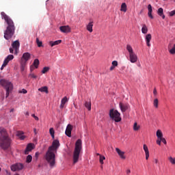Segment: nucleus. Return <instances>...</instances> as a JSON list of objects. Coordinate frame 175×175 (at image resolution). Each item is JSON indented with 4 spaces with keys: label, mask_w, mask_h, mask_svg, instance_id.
I'll return each instance as SVG.
<instances>
[{
    "label": "nucleus",
    "mask_w": 175,
    "mask_h": 175,
    "mask_svg": "<svg viewBox=\"0 0 175 175\" xmlns=\"http://www.w3.org/2000/svg\"><path fill=\"white\" fill-rule=\"evenodd\" d=\"M2 18H3L7 23L8 26L6 27L5 31H4V38L6 40H9V39H12L13 36L14 35V32L16 31V26L14 25V22L13 20L10 18L7 14L2 12L1 13Z\"/></svg>",
    "instance_id": "obj_1"
},
{
    "label": "nucleus",
    "mask_w": 175,
    "mask_h": 175,
    "mask_svg": "<svg viewBox=\"0 0 175 175\" xmlns=\"http://www.w3.org/2000/svg\"><path fill=\"white\" fill-rule=\"evenodd\" d=\"M12 144V139L9 137V133L4 128H0V148L8 150Z\"/></svg>",
    "instance_id": "obj_2"
},
{
    "label": "nucleus",
    "mask_w": 175,
    "mask_h": 175,
    "mask_svg": "<svg viewBox=\"0 0 175 175\" xmlns=\"http://www.w3.org/2000/svg\"><path fill=\"white\" fill-rule=\"evenodd\" d=\"M83 142L81 139H79L75 143V148L73 152V163H77L79 162V158H80V152H81Z\"/></svg>",
    "instance_id": "obj_3"
},
{
    "label": "nucleus",
    "mask_w": 175,
    "mask_h": 175,
    "mask_svg": "<svg viewBox=\"0 0 175 175\" xmlns=\"http://www.w3.org/2000/svg\"><path fill=\"white\" fill-rule=\"evenodd\" d=\"M44 158L49 164L50 167L53 168L54 166H55V152H53L52 150H50L48 149L46 151Z\"/></svg>",
    "instance_id": "obj_4"
},
{
    "label": "nucleus",
    "mask_w": 175,
    "mask_h": 175,
    "mask_svg": "<svg viewBox=\"0 0 175 175\" xmlns=\"http://www.w3.org/2000/svg\"><path fill=\"white\" fill-rule=\"evenodd\" d=\"M0 85L6 90L5 97L8 98L10 92L13 91V83L6 79L0 80Z\"/></svg>",
    "instance_id": "obj_5"
},
{
    "label": "nucleus",
    "mask_w": 175,
    "mask_h": 175,
    "mask_svg": "<svg viewBox=\"0 0 175 175\" xmlns=\"http://www.w3.org/2000/svg\"><path fill=\"white\" fill-rule=\"evenodd\" d=\"M126 50L129 52L130 62H131V64H135V62H137V55L134 53L133 48H132L131 44L126 45Z\"/></svg>",
    "instance_id": "obj_6"
},
{
    "label": "nucleus",
    "mask_w": 175,
    "mask_h": 175,
    "mask_svg": "<svg viewBox=\"0 0 175 175\" xmlns=\"http://www.w3.org/2000/svg\"><path fill=\"white\" fill-rule=\"evenodd\" d=\"M109 117L111 120L115 121V122H121V113L118 112V110L111 109L109 110Z\"/></svg>",
    "instance_id": "obj_7"
},
{
    "label": "nucleus",
    "mask_w": 175,
    "mask_h": 175,
    "mask_svg": "<svg viewBox=\"0 0 175 175\" xmlns=\"http://www.w3.org/2000/svg\"><path fill=\"white\" fill-rule=\"evenodd\" d=\"M59 146H61V144H59V141L58 139H55L52 142V145L49 147L48 150H50L53 152H57V150L59 148Z\"/></svg>",
    "instance_id": "obj_8"
},
{
    "label": "nucleus",
    "mask_w": 175,
    "mask_h": 175,
    "mask_svg": "<svg viewBox=\"0 0 175 175\" xmlns=\"http://www.w3.org/2000/svg\"><path fill=\"white\" fill-rule=\"evenodd\" d=\"M24 169V165L23 163H17L11 166V170L12 172H18L20 170H23Z\"/></svg>",
    "instance_id": "obj_9"
},
{
    "label": "nucleus",
    "mask_w": 175,
    "mask_h": 175,
    "mask_svg": "<svg viewBox=\"0 0 175 175\" xmlns=\"http://www.w3.org/2000/svg\"><path fill=\"white\" fill-rule=\"evenodd\" d=\"M13 58H14V56L13 55H9L3 61V63L1 67V70H3V68H5V66H6L8 65V64H9L10 61H12V59H13Z\"/></svg>",
    "instance_id": "obj_10"
},
{
    "label": "nucleus",
    "mask_w": 175,
    "mask_h": 175,
    "mask_svg": "<svg viewBox=\"0 0 175 175\" xmlns=\"http://www.w3.org/2000/svg\"><path fill=\"white\" fill-rule=\"evenodd\" d=\"M119 107H120V109L122 113H125V111H126V110L129 109V104H128V103H120Z\"/></svg>",
    "instance_id": "obj_11"
},
{
    "label": "nucleus",
    "mask_w": 175,
    "mask_h": 175,
    "mask_svg": "<svg viewBox=\"0 0 175 175\" xmlns=\"http://www.w3.org/2000/svg\"><path fill=\"white\" fill-rule=\"evenodd\" d=\"M72 129H73V126H72V124H68L65 131V134L66 135V136H68V137H72Z\"/></svg>",
    "instance_id": "obj_12"
},
{
    "label": "nucleus",
    "mask_w": 175,
    "mask_h": 175,
    "mask_svg": "<svg viewBox=\"0 0 175 175\" xmlns=\"http://www.w3.org/2000/svg\"><path fill=\"white\" fill-rule=\"evenodd\" d=\"M33 148H35V144H27L26 149L25 150V155H28V154H29V152H31V151H32Z\"/></svg>",
    "instance_id": "obj_13"
},
{
    "label": "nucleus",
    "mask_w": 175,
    "mask_h": 175,
    "mask_svg": "<svg viewBox=\"0 0 175 175\" xmlns=\"http://www.w3.org/2000/svg\"><path fill=\"white\" fill-rule=\"evenodd\" d=\"M59 29L63 33H69V32L71 31L70 27H69V25L61 26Z\"/></svg>",
    "instance_id": "obj_14"
},
{
    "label": "nucleus",
    "mask_w": 175,
    "mask_h": 175,
    "mask_svg": "<svg viewBox=\"0 0 175 175\" xmlns=\"http://www.w3.org/2000/svg\"><path fill=\"white\" fill-rule=\"evenodd\" d=\"M12 48L15 49V54H17L18 51V47H20V42L18 40H16L12 44Z\"/></svg>",
    "instance_id": "obj_15"
},
{
    "label": "nucleus",
    "mask_w": 175,
    "mask_h": 175,
    "mask_svg": "<svg viewBox=\"0 0 175 175\" xmlns=\"http://www.w3.org/2000/svg\"><path fill=\"white\" fill-rule=\"evenodd\" d=\"M30 59H31V54H29V53H25L23 55L21 61H24L25 63H27V62Z\"/></svg>",
    "instance_id": "obj_16"
},
{
    "label": "nucleus",
    "mask_w": 175,
    "mask_h": 175,
    "mask_svg": "<svg viewBox=\"0 0 175 175\" xmlns=\"http://www.w3.org/2000/svg\"><path fill=\"white\" fill-rule=\"evenodd\" d=\"M116 152H118L120 158H121V159H125L126 157H125V152H122L121 150H120V148H116Z\"/></svg>",
    "instance_id": "obj_17"
},
{
    "label": "nucleus",
    "mask_w": 175,
    "mask_h": 175,
    "mask_svg": "<svg viewBox=\"0 0 175 175\" xmlns=\"http://www.w3.org/2000/svg\"><path fill=\"white\" fill-rule=\"evenodd\" d=\"M152 38V36H151L150 33L147 34L146 36L145 40L146 42V44H147L148 47H150L151 46V44H150V42H151Z\"/></svg>",
    "instance_id": "obj_18"
},
{
    "label": "nucleus",
    "mask_w": 175,
    "mask_h": 175,
    "mask_svg": "<svg viewBox=\"0 0 175 175\" xmlns=\"http://www.w3.org/2000/svg\"><path fill=\"white\" fill-rule=\"evenodd\" d=\"M144 151H145V154H146V159H148L150 158V151L148 150V147L147 145L144 144L143 146Z\"/></svg>",
    "instance_id": "obj_19"
},
{
    "label": "nucleus",
    "mask_w": 175,
    "mask_h": 175,
    "mask_svg": "<svg viewBox=\"0 0 175 175\" xmlns=\"http://www.w3.org/2000/svg\"><path fill=\"white\" fill-rule=\"evenodd\" d=\"M148 16L150 17V18H154V16H152V6H151V4H149L148 5Z\"/></svg>",
    "instance_id": "obj_20"
},
{
    "label": "nucleus",
    "mask_w": 175,
    "mask_h": 175,
    "mask_svg": "<svg viewBox=\"0 0 175 175\" xmlns=\"http://www.w3.org/2000/svg\"><path fill=\"white\" fill-rule=\"evenodd\" d=\"M60 43H62V40H56V41H50L49 42V46H51V47H54V46H57V44H60Z\"/></svg>",
    "instance_id": "obj_21"
},
{
    "label": "nucleus",
    "mask_w": 175,
    "mask_h": 175,
    "mask_svg": "<svg viewBox=\"0 0 175 175\" xmlns=\"http://www.w3.org/2000/svg\"><path fill=\"white\" fill-rule=\"evenodd\" d=\"M157 14L163 18V20H165V14H163V8H160L157 10Z\"/></svg>",
    "instance_id": "obj_22"
},
{
    "label": "nucleus",
    "mask_w": 175,
    "mask_h": 175,
    "mask_svg": "<svg viewBox=\"0 0 175 175\" xmlns=\"http://www.w3.org/2000/svg\"><path fill=\"white\" fill-rule=\"evenodd\" d=\"M66 102H68V98L65 96L62 99L60 109H64V106H65V103H66Z\"/></svg>",
    "instance_id": "obj_23"
},
{
    "label": "nucleus",
    "mask_w": 175,
    "mask_h": 175,
    "mask_svg": "<svg viewBox=\"0 0 175 175\" xmlns=\"http://www.w3.org/2000/svg\"><path fill=\"white\" fill-rule=\"evenodd\" d=\"M93 27H94V22L89 23L88 25H87V30L89 31V32H92Z\"/></svg>",
    "instance_id": "obj_24"
},
{
    "label": "nucleus",
    "mask_w": 175,
    "mask_h": 175,
    "mask_svg": "<svg viewBox=\"0 0 175 175\" xmlns=\"http://www.w3.org/2000/svg\"><path fill=\"white\" fill-rule=\"evenodd\" d=\"M169 52L170 54H175V44H173V46L172 48V45L168 46Z\"/></svg>",
    "instance_id": "obj_25"
},
{
    "label": "nucleus",
    "mask_w": 175,
    "mask_h": 175,
    "mask_svg": "<svg viewBox=\"0 0 175 175\" xmlns=\"http://www.w3.org/2000/svg\"><path fill=\"white\" fill-rule=\"evenodd\" d=\"M126 10H127L126 3H122L120 8V12H124V13H126Z\"/></svg>",
    "instance_id": "obj_26"
},
{
    "label": "nucleus",
    "mask_w": 175,
    "mask_h": 175,
    "mask_svg": "<svg viewBox=\"0 0 175 175\" xmlns=\"http://www.w3.org/2000/svg\"><path fill=\"white\" fill-rule=\"evenodd\" d=\"M38 91H40V92H46V94H49V88L46 86L39 88Z\"/></svg>",
    "instance_id": "obj_27"
},
{
    "label": "nucleus",
    "mask_w": 175,
    "mask_h": 175,
    "mask_svg": "<svg viewBox=\"0 0 175 175\" xmlns=\"http://www.w3.org/2000/svg\"><path fill=\"white\" fill-rule=\"evenodd\" d=\"M39 64H40L39 59H34L33 63L32 65H33V66H34V68L36 69H38V68H39Z\"/></svg>",
    "instance_id": "obj_28"
},
{
    "label": "nucleus",
    "mask_w": 175,
    "mask_h": 175,
    "mask_svg": "<svg viewBox=\"0 0 175 175\" xmlns=\"http://www.w3.org/2000/svg\"><path fill=\"white\" fill-rule=\"evenodd\" d=\"M23 132L21 131H18L16 136H18V137H19V139H21V140H24V139H25V136L23 135Z\"/></svg>",
    "instance_id": "obj_29"
},
{
    "label": "nucleus",
    "mask_w": 175,
    "mask_h": 175,
    "mask_svg": "<svg viewBox=\"0 0 175 175\" xmlns=\"http://www.w3.org/2000/svg\"><path fill=\"white\" fill-rule=\"evenodd\" d=\"M142 32L144 34L148 32V28L147 27V25H146L145 24L142 25Z\"/></svg>",
    "instance_id": "obj_30"
},
{
    "label": "nucleus",
    "mask_w": 175,
    "mask_h": 175,
    "mask_svg": "<svg viewBox=\"0 0 175 175\" xmlns=\"http://www.w3.org/2000/svg\"><path fill=\"white\" fill-rule=\"evenodd\" d=\"M156 135L158 139H162L163 137V134L161 130H157Z\"/></svg>",
    "instance_id": "obj_31"
},
{
    "label": "nucleus",
    "mask_w": 175,
    "mask_h": 175,
    "mask_svg": "<svg viewBox=\"0 0 175 175\" xmlns=\"http://www.w3.org/2000/svg\"><path fill=\"white\" fill-rule=\"evenodd\" d=\"M27 63H25V62H24V60H22L21 62V70L22 72H24V70H25V65Z\"/></svg>",
    "instance_id": "obj_32"
},
{
    "label": "nucleus",
    "mask_w": 175,
    "mask_h": 175,
    "mask_svg": "<svg viewBox=\"0 0 175 175\" xmlns=\"http://www.w3.org/2000/svg\"><path fill=\"white\" fill-rule=\"evenodd\" d=\"M85 107H86V109H88V110L89 111H90L91 110V101H85Z\"/></svg>",
    "instance_id": "obj_33"
},
{
    "label": "nucleus",
    "mask_w": 175,
    "mask_h": 175,
    "mask_svg": "<svg viewBox=\"0 0 175 175\" xmlns=\"http://www.w3.org/2000/svg\"><path fill=\"white\" fill-rule=\"evenodd\" d=\"M140 129V125L137 124V122H135L133 124V131H137Z\"/></svg>",
    "instance_id": "obj_34"
},
{
    "label": "nucleus",
    "mask_w": 175,
    "mask_h": 175,
    "mask_svg": "<svg viewBox=\"0 0 175 175\" xmlns=\"http://www.w3.org/2000/svg\"><path fill=\"white\" fill-rule=\"evenodd\" d=\"M168 161L171 163V165H175V157H169Z\"/></svg>",
    "instance_id": "obj_35"
},
{
    "label": "nucleus",
    "mask_w": 175,
    "mask_h": 175,
    "mask_svg": "<svg viewBox=\"0 0 175 175\" xmlns=\"http://www.w3.org/2000/svg\"><path fill=\"white\" fill-rule=\"evenodd\" d=\"M49 133H50L51 137H52L53 139H54V137H55L54 135H55V131H54V129H53V128H51V129H49Z\"/></svg>",
    "instance_id": "obj_36"
},
{
    "label": "nucleus",
    "mask_w": 175,
    "mask_h": 175,
    "mask_svg": "<svg viewBox=\"0 0 175 175\" xmlns=\"http://www.w3.org/2000/svg\"><path fill=\"white\" fill-rule=\"evenodd\" d=\"M26 162L27 163H31V162H32V156L29 154L27 155V158H26Z\"/></svg>",
    "instance_id": "obj_37"
},
{
    "label": "nucleus",
    "mask_w": 175,
    "mask_h": 175,
    "mask_svg": "<svg viewBox=\"0 0 175 175\" xmlns=\"http://www.w3.org/2000/svg\"><path fill=\"white\" fill-rule=\"evenodd\" d=\"M159 102L158 100V98H155L153 101V106L154 107H156V109H158V105H159Z\"/></svg>",
    "instance_id": "obj_38"
},
{
    "label": "nucleus",
    "mask_w": 175,
    "mask_h": 175,
    "mask_svg": "<svg viewBox=\"0 0 175 175\" xmlns=\"http://www.w3.org/2000/svg\"><path fill=\"white\" fill-rule=\"evenodd\" d=\"M49 70H50V67H44L42 70V73L44 75V73H47V72H49Z\"/></svg>",
    "instance_id": "obj_39"
},
{
    "label": "nucleus",
    "mask_w": 175,
    "mask_h": 175,
    "mask_svg": "<svg viewBox=\"0 0 175 175\" xmlns=\"http://www.w3.org/2000/svg\"><path fill=\"white\" fill-rule=\"evenodd\" d=\"M105 159H106V157H105V156L100 155L99 161L101 165H103V161H105Z\"/></svg>",
    "instance_id": "obj_40"
},
{
    "label": "nucleus",
    "mask_w": 175,
    "mask_h": 175,
    "mask_svg": "<svg viewBox=\"0 0 175 175\" xmlns=\"http://www.w3.org/2000/svg\"><path fill=\"white\" fill-rule=\"evenodd\" d=\"M36 40V43L38 44V47H42V41L39 40L38 38H37Z\"/></svg>",
    "instance_id": "obj_41"
},
{
    "label": "nucleus",
    "mask_w": 175,
    "mask_h": 175,
    "mask_svg": "<svg viewBox=\"0 0 175 175\" xmlns=\"http://www.w3.org/2000/svg\"><path fill=\"white\" fill-rule=\"evenodd\" d=\"M29 77H31V79H37L38 76H36L35 74L33 73H30L29 75Z\"/></svg>",
    "instance_id": "obj_42"
},
{
    "label": "nucleus",
    "mask_w": 175,
    "mask_h": 175,
    "mask_svg": "<svg viewBox=\"0 0 175 175\" xmlns=\"http://www.w3.org/2000/svg\"><path fill=\"white\" fill-rule=\"evenodd\" d=\"M27 92H28V91H27L25 89H22L19 91V94H27Z\"/></svg>",
    "instance_id": "obj_43"
},
{
    "label": "nucleus",
    "mask_w": 175,
    "mask_h": 175,
    "mask_svg": "<svg viewBox=\"0 0 175 175\" xmlns=\"http://www.w3.org/2000/svg\"><path fill=\"white\" fill-rule=\"evenodd\" d=\"M170 17H173L175 15V10H172L169 13Z\"/></svg>",
    "instance_id": "obj_44"
},
{
    "label": "nucleus",
    "mask_w": 175,
    "mask_h": 175,
    "mask_svg": "<svg viewBox=\"0 0 175 175\" xmlns=\"http://www.w3.org/2000/svg\"><path fill=\"white\" fill-rule=\"evenodd\" d=\"M118 65V62L117 61L112 62V66H117Z\"/></svg>",
    "instance_id": "obj_45"
},
{
    "label": "nucleus",
    "mask_w": 175,
    "mask_h": 175,
    "mask_svg": "<svg viewBox=\"0 0 175 175\" xmlns=\"http://www.w3.org/2000/svg\"><path fill=\"white\" fill-rule=\"evenodd\" d=\"M31 117H33V118L36 120V121H39V118L36 116H35V114H32Z\"/></svg>",
    "instance_id": "obj_46"
},
{
    "label": "nucleus",
    "mask_w": 175,
    "mask_h": 175,
    "mask_svg": "<svg viewBox=\"0 0 175 175\" xmlns=\"http://www.w3.org/2000/svg\"><path fill=\"white\" fill-rule=\"evenodd\" d=\"M160 140H161L162 143H163L164 144H167L166 139L163 138V137L162 138H160Z\"/></svg>",
    "instance_id": "obj_47"
},
{
    "label": "nucleus",
    "mask_w": 175,
    "mask_h": 175,
    "mask_svg": "<svg viewBox=\"0 0 175 175\" xmlns=\"http://www.w3.org/2000/svg\"><path fill=\"white\" fill-rule=\"evenodd\" d=\"M33 70H35V66H33V65H31V66H30V72H33Z\"/></svg>",
    "instance_id": "obj_48"
},
{
    "label": "nucleus",
    "mask_w": 175,
    "mask_h": 175,
    "mask_svg": "<svg viewBox=\"0 0 175 175\" xmlns=\"http://www.w3.org/2000/svg\"><path fill=\"white\" fill-rule=\"evenodd\" d=\"M161 138H158V139L157 140V144H158L159 146H161Z\"/></svg>",
    "instance_id": "obj_49"
},
{
    "label": "nucleus",
    "mask_w": 175,
    "mask_h": 175,
    "mask_svg": "<svg viewBox=\"0 0 175 175\" xmlns=\"http://www.w3.org/2000/svg\"><path fill=\"white\" fill-rule=\"evenodd\" d=\"M40 154L39 153V152H36V154H35V158L36 159H38V158H39V155H40Z\"/></svg>",
    "instance_id": "obj_50"
},
{
    "label": "nucleus",
    "mask_w": 175,
    "mask_h": 175,
    "mask_svg": "<svg viewBox=\"0 0 175 175\" xmlns=\"http://www.w3.org/2000/svg\"><path fill=\"white\" fill-rule=\"evenodd\" d=\"M126 173L127 175L131 174V170H129V169L126 170Z\"/></svg>",
    "instance_id": "obj_51"
},
{
    "label": "nucleus",
    "mask_w": 175,
    "mask_h": 175,
    "mask_svg": "<svg viewBox=\"0 0 175 175\" xmlns=\"http://www.w3.org/2000/svg\"><path fill=\"white\" fill-rule=\"evenodd\" d=\"M153 94H154V95H157V88H154V90H153Z\"/></svg>",
    "instance_id": "obj_52"
},
{
    "label": "nucleus",
    "mask_w": 175,
    "mask_h": 175,
    "mask_svg": "<svg viewBox=\"0 0 175 175\" xmlns=\"http://www.w3.org/2000/svg\"><path fill=\"white\" fill-rule=\"evenodd\" d=\"M13 51H14L13 49L12 48H10V53L11 54H13Z\"/></svg>",
    "instance_id": "obj_53"
},
{
    "label": "nucleus",
    "mask_w": 175,
    "mask_h": 175,
    "mask_svg": "<svg viewBox=\"0 0 175 175\" xmlns=\"http://www.w3.org/2000/svg\"><path fill=\"white\" fill-rule=\"evenodd\" d=\"M114 66H111V67H110V70H113V69H114Z\"/></svg>",
    "instance_id": "obj_54"
},
{
    "label": "nucleus",
    "mask_w": 175,
    "mask_h": 175,
    "mask_svg": "<svg viewBox=\"0 0 175 175\" xmlns=\"http://www.w3.org/2000/svg\"><path fill=\"white\" fill-rule=\"evenodd\" d=\"M25 116H29V112L26 111V112H25Z\"/></svg>",
    "instance_id": "obj_55"
},
{
    "label": "nucleus",
    "mask_w": 175,
    "mask_h": 175,
    "mask_svg": "<svg viewBox=\"0 0 175 175\" xmlns=\"http://www.w3.org/2000/svg\"><path fill=\"white\" fill-rule=\"evenodd\" d=\"M154 162H155V163H158V159H155Z\"/></svg>",
    "instance_id": "obj_56"
},
{
    "label": "nucleus",
    "mask_w": 175,
    "mask_h": 175,
    "mask_svg": "<svg viewBox=\"0 0 175 175\" xmlns=\"http://www.w3.org/2000/svg\"><path fill=\"white\" fill-rule=\"evenodd\" d=\"M33 131H34L35 135H36V133H36V129H33Z\"/></svg>",
    "instance_id": "obj_57"
},
{
    "label": "nucleus",
    "mask_w": 175,
    "mask_h": 175,
    "mask_svg": "<svg viewBox=\"0 0 175 175\" xmlns=\"http://www.w3.org/2000/svg\"><path fill=\"white\" fill-rule=\"evenodd\" d=\"M13 111H14V109H12L10 110V113H12Z\"/></svg>",
    "instance_id": "obj_58"
},
{
    "label": "nucleus",
    "mask_w": 175,
    "mask_h": 175,
    "mask_svg": "<svg viewBox=\"0 0 175 175\" xmlns=\"http://www.w3.org/2000/svg\"><path fill=\"white\" fill-rule=\"evenodd\" d=\"M97 155H99L100 157V154L99 153H97Z\"/></svg>",
    "instance_id": "obj_59"
},
{
    "label": "nucleus",
    "mask_w": 175,
    "mask_h": 175,
    "mask_svg": "<svg viewBox=\"0 0 175 175\" xmlns=\"http://www.w3.org/2000/svg\"><path fill=\"white\" fill-rule=\"evenodd\" d=\"M15 175H20V174H16Z\"/></svg>",
    "instance_id": "obj_60"
}]
</instances>
